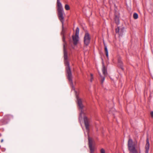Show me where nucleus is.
Masks as SVG:
<instances>
[{
  "mask_svg": "<svg viewBox=\"0 0 153 153\" xmlns=\"http://www.w3.org/2000/svg\"><path fill=\"white\" fill-rule=\"evenodd\" d=\"M64 54L65 64L67 66V67L66 68L68 74V78L69 80L71 82L72 78V75L69 66V63L67 60L68 58L67 52L65 48H64Z\"/></svg>",
  "mask_w": 153,
  "mask_h": 153,
  "instance_id": "nucleus-1",
  "label": "nucleus"
},
{
  "mask_svg": "<svg viewBox=\"0 0 153 153\" xmlns=\"http://www.w3.org/2000/svg\"><path fill=\"white\" fill-rule=\"evenodd\" d=\"M57 4L58 17L59 19L63 25L64 21L63 15H64V13L62 5L60 2L59 0H57Z\"/></svg>",
  "mask_w": 153,
  "mask_h": 153,
  "instance_id": "nucleus-2",
  "label": "nucleus"
},
{
  "mask_svg": "<svg viewBox=\"0 0 153 153\" xmlns=\"http://www.w3.org/2000/svg\"><path fill=\"white\" fill-rule=\"evenodd\" d=\"M137 142H133L132 140L129 138L128 141V147L129 150L131 152H134L138 151L139 147H137L136 146Z\"/></svg>",
  "mask_w": 153,
  "mask_h": 153,
  "instance_id": "nucleus-3",
  "label": "nucleus"
},
{
  "mask_svg": "<svg viewBox=\"0 0 153 153\" xmlns=\"http://www.w3.org/2000/svg\"><path fill=\"white\" fill-rule=\"evenodd\" d=\"M79 119L80 121L82 120L83 119L85 128L87 131L88 130L89 124L88 121V120L82 111H81L80 114Z\"/></svg>",
  "mask_w": 153,
  "mask_h": 153,
  "instance_id": "nucleus-4",
  "label": "nucleus"
},
{
  "mask_svg": "<svg viewBox=\"0 0 153 153\" xmlns=\"http://www.w3.org/2000/svg\"><path fill=\"white\" fill-rule=\"evenodd\" d=\"M88 144L89 146L90 150V153H94V146L95 142L93 139L92 138L88 137Z\"/></svg>",
  "mask_w": 153,
  "mask_h": 153,
  "instance_id": "nucleus-5",
  "label": "nucleus"
},
{
  "mask_svg": "<svg viewBox=\"0 0 153 153\" xmlns=\"http://www.w3.org/2000/svg\"><path fill=\"white\" fill-rule=\"evenodd\" d=\"M91 39V37L89 34L86 32L84 36V41L85 45L87 46L89 43Z\"/></svg>",
  "mask_w": 153,
  "mask_h": 153,
  "instance_id": "nucleus-6",
  "label": "nucleus"
},
{
  "mask_svg": "<svg viewBox=\"0 0 153 153\" xmlns=\"http://www.w3.org/2000/svg\"><path fill=\"white\" fill-rule=\"evenodd\" d=\"M77 102L79 108L81 109H82L83 107L82 103V100L81 99L79 98L78 97H76Z\"/></svg>",
  "mask_w": 153,
  "mask_h": 153,
  "instance_id": "nucleus-7",
  "label": "nucleus"
},
{
  "mask_svg": "<svg viewBox=\"0 0 153 153\" xmlns=\"http://www.w3.org/2000/svg\"><path fill=\"white\" fill-rule=\"evenodd\" d=\"M72 39L74 42V44L75 45L77 44L79 41V37L78 36L73 35L72 36Z\"/></svg>",
  "mask_w": 153,
  "mask_h": 153,
  "instance_id": "nucleus-8",
  "label": "nucleus"
},
{
  "mask_svg": "<svg viewBox=\"0 0 153 153\" xmlns=\"http://www.w3.org/2000/svg\"><path fill=\"white\" fill-rule=\"evenodd\" d=\"M116 33H118L120 35H122L123 32V29L122 28H120L119 27H118L116 29Z\"/></svg>",
  "mask_w": 153,
  "mask_h": 153,
  "instance_id": "nucleus-9",
  "label": "nucleus"
},
{
  "mask_svg": "<svg viewBox=\"0 0 153 153\" xmlns=\"http://www.w3.org/2000/svg\"><path fill=\"white\" fill-rule=\"evenodd\" d=\"M149 143L148 140H147L146 144L145 146L146 149V153H148L149 150Z\"/></svg>",
  "mask_w": 153,
  "mask_h": 153,
  "instance_id": "nucleus-10",
  "label": "nucleus"
},
{
  "mask_svg": "<svg viewBox=\"0 0 153 153\" xmlns=\"http://www.w3.org/2000/svg\"><path fill=\"white\" fill-rule=\"evenodd\" d=\"M102 72L103 74L104 75H105L107 74V70L106 69L105 67V66L103 64L102 66Z\"/></svg>",
  "mask_w": 153,
  "mask_h": 153,
  "instance_id": "nucleus-11",
  "label": "nucleus"
},
{
  "mask_svg": "<svg viewBox=\"0 0 153 153\" xmlns=\"http://www.w3.org/2000/svg\"><path fill=\"white\" fill-rule=\"evenodd\" d=\"M104 43V45L105 46V50L106 53V55L107 58H108V50L106 46L105 45V44L104 43V42H103Z\"/></svg>",
  "mask_w": 153,
  "mask_h": 153,
  "instance_id": "nucleus-12",
  "label": "nucleus"
},
{
  "mask_svg": "<svg viewBox=\"0 0 153 153\" xmlns=\"http://www.w3.org/2000/svg\"><path fill=\"white\" fill-rule=\"evenodd\" d=\"M115 21L116 23L117 24H118L119 23V17L118 16H116L115 18Z\"/></svg>",
  "mask_w": 153,
  "mask_h": 153,
  "instance_id": "nucleus-13",
  "label": "nucleus"
},
{
  "mask_svg": "<svg viewBox=\"0 0 153 153\" xmlns=\"http://www.w3.org/2000/svg\"><path fill=\"white\" fill-rule=\"evenodd\" d=\"M99 74L100 76V81L101 83H102L105 80V77L104 76H101V75L100 74V72H99Z\"/></svg>",
  "mask_w": 153,
  "mask_h": 153,
  "instance_id": "nucleus-14",
  "label": "nucleus"
},
{
  "mask_svg": "<svg viewBox=\"0 0 153 153\" xmlns=\"http://www.w3.org/2000/svg\"><path fill=\"white\" fill-rule=\"evenodd\" d=\"M79 29L78 27H77L76 30V33L75 36H79Z\"/></svg>",
  "mask_w": 153,
  "mask_h": 153,
  "instance_id": "nucleus-15",
  "label": "nucleus"
},
{
  "mask_svg": "<svg viewBox=\"0 0 153 153\" xmlns=\"http://www.w3.org/2000/svg\"><path fill=\"white\" fill-rule=\"evenodd\" d=\"M133 17L135 19H137L138 18V15L137 13H134L133 14Z\"/></svg>",
  "mask_w": 153,
  "mask_h": 153,
  "instance_id": "nucleus-16",
  "label": "nucleus"
},
{
  "mask_svg": "<svg viewBox=\"0 0 153 153\" xmlns=\"http://www.w3.org/2000/svg\"><path fill=\"white\" fill-rule=\"evenodd\" d=\"M65 8L67 10H68L70 9V8L68 4H66L65 6Z\"/></svg>",
  "mask_w": 153,
  "mask_h": 153,
  "instance_id": "nucleus-17",
  "label": "nucleus"
},
{
  "mask_svg": "<svg viewBox=\"0 0 153 153\" xmlns=\"http://www.w3.org/2000/svg\"><path fill=\"white\" fill-rule=\"evenodd\" d=\"M100 152L101 153H105V151L103 148H102L101 149Z\"/></svg>",
  "mask_w": 153,
  "mask_h": 153,
  "instance_id": "nucleus-18",
  "label": "nucleus"
},
{
  "mask_svg": "<svg viewBox=\"0 0 153 153\" xmlns=\"http://www.w3.org/2000/svg\"><path fill=\"white\" fill-rule=\"evenodd\" d=\"M131 153H140V148H139L138 149V151H136V152H132Z\"/></svg>",
  "mask_w": 153,
  "mask_h": 153,
  "instance_id": "nucleus-19",
  "label": "nucleus"
},
{
  "mask_svg": "<svg viewBox=\"0 0 153 153\" xmlns=\"http://www.w3.org/2000/svg\"><path fill=\"white\" fill-rule=\"evenodd\" d=\"M91 79H90V81L91 82H92V80L93 79V75L92 74H91Z\"/></svg>",
  "mask_w": 153,
  "mask_h": 153,
  "instance_id": "nucleus-20",
  "label": "nucleus"
},
{
  "mask_svg": "<svg viewBox=\"0 0 153 153\" xmlns=\"http://www.w3.org/2000/svg\"><path fill=\"white\" fill-rule=\"evenodd\" d=\"M151 114L152 117H153V111H152L151 112Z\"/></svg>",
  "mask_w": 153,
  "mask_h": 153,
  "instance_id": "nucleus-21",
  "label": "nucleus"
},
{
  "mask_svg": "<svg viewBox=\"0 0 153 153\" xmlns=\"http://www.w3.org/2000/svg\"><path fill=\"white\" fill-rule=\"evenodd\" d=\"M3 139H2L1 140V142H3Z\"/></svg>",
  "mask_w": 153,
  "mask_h": 153,
  "instance_id": "nucleus-22",
  "label": "nucleus"
}]
</instances>
